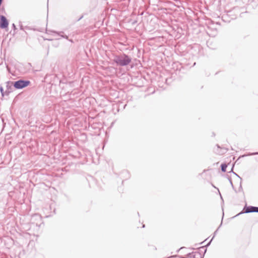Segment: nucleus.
<instances>
[{"label":"nucleus","mask_w":258,"mask_h":258,"mask_svg":"<svg viewBox=\"0 0 258 258\" xmlns=\"http://www.w3.org/2000/svg\"><path fill=\"white\" fill-rule=\"evenodd\" d=\"M181 257V258H185V257H183V256H182V257Z\"/></svg>","instance_id":"nucleus-23"},{"label":"nucleus","mask_w":258,"mask_h":258,"mask_svg":"<svg viewBox=\"0 0 258 258\" xmlns=\"http://www.w3.org/2000/svg\"><path fill=\"white\" fill-rule=\"evenodd\" d=\"M222 223L221 222V224H220V226H221V225H222ZM220 227V226H219V227H218V229H217V230L214 232V236L213 237V238H212V239L210 241V242L208 243V244L207 245V246H209V245L210 244V243L211 242V241L213 240V239L214 237L215 236V235L217 234V231H218V229H219V227Z\"/></svg>","instance_id":"nucleus-7"},{"label":"nucleus","mask_w":258,"mask_h":258,"mask_svg":"<svg viewBox=\"0 0 258 258\" xmlns=\"http://www.w3.org/2000/svg\"><path fill=\"white\" fill-rule=\"evenodd\" d=\"M229 182H230V184H231V185L232 187L233 188H234L233 184V183H232V181L231 179V178H229Z\"/></svg>","instance_id":"nucleus-10"},{"label":"nucleus","mask_w":258,"mask_h":258,"mask_svg":"<svg viewBox=\"0 0 258 258\" xmlns=\"http://www.w3.org/2000/svg\"><path fill=\"white\" fill-rule=\"evenodd\" d=\"M233 173L235 175H236L237 176H238V177H239V176L236 174L235 173V172H233Z\"/></svg>","instance_id":"nucleus-17"},{"label":"nucleus","mask_w":258,"mask_h":258,"mask_svg":"<svg viewBox=\"0 0 258 258\" xmlns=\"http://www.w3.org/2000/svg\"><path fill=\"white\" fill-rule=\"evenodd\" d=\"M231 171L233 172V167L232 168Z\"/></svg>","instance_id":"nucleus-21"},{"label":"nucleus","mask_w":258,"mask_h":258,"mask_svg":"<svg viewBox=\"0 0 258 258\" xmlns=\"http://www.w3.org/2000/svg\"><path fill=\"white\" fill-rule=\"evenodd\" d=\"M197 253H198V255H199L201 258H203V257L201 256V253L200 252H197Z\"/></svg>","instance_id":"nucleus-16"},{"label":"nucleus","mask_w":258,"mask_h":258,"mask_svg":"<svg viewBox=\"0 0 258 258\" xmlns=\"http://www.w3.org/2000/svg\"><path fill=\"white\" fill-rule=\"evenodd\" d=\"M190 254H191V253H189L188 254V255L189 256V255H190Z\"/></svg>","instance_id":"nucleus-22"},{"label":"nucleus","mask_w":258,"mask_h":258,"mask_svg":"<svg viewBox=\"0 0 258 258\" xmlns=\"http://www.w3.org/2000/svg\"><path fill=\"white\" fill-rule=\"evenodd\" d=\"M83 17L84 16L82 15L80 17H79V18L77 20V21L78 22L81 20L83 18Z\"/></svg>","instance_id":"nucleus-11"},{"label":"nucleus","mask_w":258,"mask_h":258,"mask_svg":"<svg viewBox=\"0 0 258 258\" xmlns=\"http://www.w3.org/2000/svg\"><path fill=\"white\" fill-rule=\"evenodd\" d=\"M242 190H243V189H242V186H241V185H240V187H239V191H242Z\"/></svg>","instance_id":"nucleus-13"},{"label":"nucleus","mask_w":258,"mask_h":258,"mask_svg":"<svg viewBox=\"0 0 258 258\" xmlns=\"http://www.w3.org/2000/svg\"><path fill=\"white\" fill-rule=\"evenodd\" d=\"M70 41H71V42H73V40L72 39H68Z\"/></svg>","instance_id":"nucleus-19"},{"label":"nucleus","mask_w":258,"mask_h":258,"mask_svg":"<svg viewBox=\"0 0 258 258\" xmlns=\"http://www.w3.org/2000/svg\"><path fill=\"white\" fill-rule=\"evenodd\" d=\"M52 32L53 33H55V34H57L58 35L61 36L62 38L68 39V36L67 35H63V32L62 31H60L59 32H57L56 31H52Z\"/></svg>","instance_id":"nucleus-5"},{"label":"nucleus","mask_w":258,"mask_h":258,"mask_svg":"<svg viewBox=\"0 0 258 258\" xmlns=\"http://www.w3.org/2000/svg\"><path fill=\"white\" fill-rule=\"evenodd\" d=\"M20 29H21V30H23V29H23V26H22V24H21V25H20Z\"/></svg>","instance_id":"nucleus-15"},{"label":"nucleus","mask_w":258,"mask_h":258,"mask_svg":"<svg viewBox=\"0 0 258 258\" xmlns=\"http://www.w3.org/2000/svg\"><path fill=\"white\" fill-rule=\"evenodd\" d=\"M0 90H1V93H2V95H4V94H3V91H4V89H3V87H0Z\"/></svg>","instance_id":"nucleus-12"},{"label":"nucleus","mask_w":258,"mask_h":258,"mask_svg":"<svg viewBox=\"0 0 258 258\" xmlns=\"http://www.w3.org/2000/svg\"><path fill=\"white\" fill-rule=\"evenodd\" d=\"M233 173L235 175H236L237 176H238V177H239V176L236 174L235 173V172H233Z\"/></svg>","instance_id":"nucleus-18"},{"label":"nucleus","mask_w":258,"mask_h":258,"mask_svg":"<svg viewBox=\"0 0 258 258\" xmlns=\"http://www.w3.org/2000/svg\"><path fill=\"white\" fill-rule=\"evenodd\" d=\"M12 27L14 29H16V25L14 24H13Z\"/></svg>","instance_id":"nucleus-14"},{"label":"nucleus","mask_w":258,"mask_h":258,"mask_svg":"<svg viewBox=\"0 0 258 258\" xmlns=\"http://www.w3.org/2000/svg\"><path fill=\"white\" fill-rule=\"evenodd\" d=\"M36 257H38V258H43V256L40 254H36Z\"/></svg>","instance_id":"nucleus-9"},{"label":"nucleus","mask_w":258,"mask_h":258,"mask_svg":"<svg viewBox=\"0 0 258 258\" xmlns=\"http://www.w3.org/2000/svg\"><path fill=\"white\" fill-rule=\"evenodd\" d=\"M252 212L258 213V207L251 206H247L245 205L244 207L243 210L240 213L238 214L236 216H238L239 215L243 213H249Z\"/></svg>","instance_id":"nucleus-3"},{"label":"nucleus","mask_w":258,"mask_h":258,"mask_svg":"<svg viewBox=\"0 0 258 258\" xmlns=\"http://www.w3.org/2000/svg\"><path fill=\"white\" fill-rule=\"evenodd\" d=\"M9 22L6 17L3 15L0 16V28L2 29H6L8 28Z\"/></svg>","instance_id":"nucleus-4"},{"label":"nucleus","mask_w":258,"mask_h":258,"mask_svg":"<svg viewBox=\"0 0 258 258\" xmlns=\"http://www.w3.org/2000/svg\"><path fill=\"white\" fill-rule=\"evenodd\" d=\"M227 167V164H226L225 163L222 164L221 165V171L223 172H226Z\"/></svg>","instance_id":"nucleus-6"},{"label":"nucleus","mask_w":258,"mask_h":258,"mask_svg":"<svg viewBox=\"0 0 258 258\" xmlns=\"http://www.w3.org/2000/svg\"><path fill=\"white\" fill-rule=\"evenodd\" d=\"M258 155V152H253V153H249L247 155H243L241 157H245L246 156H252V155Z\"/></svg>","instance_id":"nucleus-8"},{"label":"nucleus","mask_w":258,"mask_h":258,"mask_svg":"<svg viewBox=\"0 0 258 258\" xmlns=\"http://www.w3.org/2000/svg\"><path fill=\"white\" fill-rule=\"evenodd\" d=\"M220 195L221 199L223 200V198H222V197L221 195L220 194Z\"/></svg>","instance_id":"nucleus-20"},{"label":"nucleus","mask_w":258,"mask_h":258,"mask_svg":"<svg viewBox=\"0 0 258 258\" xmlns=\"http://www.w3.org/2000/svg\"><path fill=\"white\" fill-rule=\"evenodd\" d=\"M30 84V81L29 80H19L15 81L13 83L14 87L17 89H22Z\"/></svg>","instance_id":"nucleus-2"},{"label":"nucleus","mask_w":258,"mask_h":258,"mask_svg":"<svg viewBox=\"0 0 258 258\" xmlns=\"http://www.w3.org/2000/svg\"><path fill=\"white\" fill-rule=\"evenodd\" d=\"M131 61L132 58L124 53L116 55L113 59V61L115 62L117 66L121 67L127 66Z\"/></svg>","instance_id":"nucleus-1"}]
</instances>
